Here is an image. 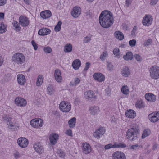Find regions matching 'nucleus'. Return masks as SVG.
<instances>
[{
	"label": "nucleus",
	"instance_id": "obj_1",
	"mask_svg": "<svg viewBox=\"0 0 159 159\" xmlns=\"http://www.w3.org/2000/svg\"><path fill=\"white\" fill-rule=\"evenodd\" d=\"M99 20L101 26L106 28L111 27L114 21L112 13L108 11H105L101 12Z\"/></svg>",
	"mask_w": 159,
	"mask_h": 159
},
{
	"label": "nucleus",
	"instance_id": "obj_2",
	"mask_svg": "<svg viewBox=\"0 0 159 159\" xmlns=\"http://www.w3.org/2000/svg\"><path fill=\"white\" fill-rule=\"evenodd\" d=\"M139 129L137 125L133 126L126 132V137L130 141H133L137 139Z\"/></svg>",
	"mask_w": 159,
	"mask_h": 159
},
{
	"label": "nucleus",
	"instance_id": "obj_3",
	"mask_svg": "<svg viewBox=\"0 0 159 159\" xmlns=\"http://www.w3.org/2000/svg\"><path fill=\"white\" fill-rule=\"evenodd\" d=\"M12 60L15 64L21 65L25 62V57L23 53H17L12 56Z\"/></svg>",
	"mask_w": 159,
	"mask_h": 159
},
{
	"label": "nucleus",
	"instance_id": "obj_4",
	"mask_svg": "<svg viewBox=\"0 0 159 159\" xmlns=\"http://www.w3.org/2000/svg\"><path fill=\"white\" fill-rule=\"evenodd\" d=\"M150 76L153 79H157L159 78V67L157 66L151 67L149 70Z\"/></svg>",
	"mask_w": 159,
	"mask_h": 159
},
{
	"label": "nucleus",
	"instance_id": "obj_5",
	"mask_svg": "<svg viewBox=\"0 0 159 159\" xmlns=\"http://www.w3.org/2000/svg\"><path fill=\"white\" fill-rule=\"evenodd\" d=\"M71 108V104L68 102H62L59 105L60 109L64 112H69Z\"/></svg>",
	"mask_w": 159,
	"mask_h": 159
},
{
	"label": "nucleus",
	"instance_id": "obj_6",
	"mask_svg": "<svg viewBox=\"0 0 159 159\" xmlns=\"http://www.w3.org/2000/svg\"><path fill=\"white\" fill-rule=\"evenodd\" d=\"M30 124L32 126L35 128H39L43 124V121L41 119H35L32 120L30 122Z\"/></svg>",
	"mask_w": 159,
	"mask_h": 159
},
{
	"label": "nucleus",
	"instance_id": "obj_7",
	"mask_svg": "<svg viewBox=\"0 0 159 159\" xmlns=\"http://www.w3.org/2000/svg\"><path fill=\"white\" fill-rule=\"evenodd\" d=\"M126 147V145L125 144L121 143H115L114 144L111 143L105 145L104 146L105 150H108L114 148H125Z\"/></svg>",
	"mask_w": 159,
	"mask_h": 159
},
{
	"label": "nucleus",
	"instance_id": "obj_8",
	"mask_svg": "<svg viewBox=\"0 0 159 159\" xmlns=\"http://www.w3.org/2000/svg\"><path fill=\"white\" fill-rule=\"evenodd\" d=\"M148 117L151 122L155 123L159 120V111L157 113L153 112L148 116Z\"/></svg>",
	"mask_w": 159,
	"mask_h": 159
},
{
	"label": "nucleus",
	"instance_id": "obj_9",
	"mask_svg": "<svg viewBox=\"0 0 159 159\" xmlns=\"http://www.w3.org/2000/svg\"><path fill=\"white\" fill-rule=\"evenodd\" d=\"M112 159H126L125 154L121 152L116 151L114 152L112 155Z\"/></svg>",
	"mask_w": 159,
	"mask_h": 159
},
{
	"label": "nucleus",
	"instance_id": "obj_10",
	"mask_svg": "<svg viewBox=\"0 0 159 159\" xmlns=\"http://www.w3.org/2000/svg\"><path fill=\"white\" fill-rule=\"evenodd\" d=\"M19 145L22 148L26 147L29 143L27 139L25 138L21 137L19 138L17 141Z\"/></svg>",
	"mask_w": 159,
	"mask_h": 159
},
{
	"label": "nucleus",
	"instance_id": "obj_11",
	"mask_svg": "<svg viewBox=\"0 0 159 159\" xmlns=\"http://www.w3.org/2000/svg\"><path fill=\"white\" fill-rule=\"evenodd\" d=\"M152 18L151 15H146L143 18L142 23L144 25L149 26L152 22Z\"/></svg>",
	"mask_w": 159,
	"mask_h": 159
},
{
	"label": "nucleus",
	"instance_id": "obj_12",
	"mask_svg": "<svg viewBox=\"0 0 159 159\" xmlns=\"http://www.w3.org/2000/svg\"><path fill=\"white\" fill-rule=\"evenodd\" d=\"M19 24L23 27H26L29 25V21L25 16H21L19 18Z\"/></svg>",
	"mask_w": 159,
	"mask_h": 159
},
{
	"label": "nucleus",
	"instance_id": "obj_13",
	"mask_svg": "<svg viewBox=\"0 0 159 159\" xmlns=\"http://www.w3.org/2000/svg\"><path fill=\"white\" fill-rule=\"evenodd\" d=\"M105 131V129L103 127H100L94 132L93 134L94 137L97 139L99 138L103 135Z\"/></svg>",
	"mask_w": 159,
	"mask_h": 159
},
{
	"label": "nucleus",
	"instance_id": "obj_14",
	"mask_svg": "<svg viewBox=\"0 0 159 159\" xmlns=\"http://www.w3.org/2000/svg\"><path fill=\"white\" fill-rule=\"evenodd\" d=\"M15 103L18 106L24 107L26 104V100L21 97H17L15 100Z\"/></svg>",
	"mask_w": 159,
	"mask_h": 159
},
{
	"label": "nucleus",
	"instance_id": "obj_15",
	"mask_svg": "<svg viewBox=\"0 0 159 159\" xmlns=\"http://www.w3.org/2000/svg\"><path fill=\"white\" fill-rule=\"evenodd\" d=\"M59 138L58 135L56 133H52L49 136V140L51 144H56Z\"/></svg>",
	"mask_w": 159,
	"mask_h": 159
},
{
	"label": "nucleus",
	"instance_id": "obj_16",
	"mask_svg": "<svg viewBox=\"0 0 159 159\" xmlns=\"http://www.w3.org/2000/svg\"><path fill=\"white\" fill-rule=\"evenodd\" d=\"M82 150L83 153L85 154L89 153L91 151V148L90 145L86 143L82 144Z\"/></svg>",
	"mask_w": 159,
	"mask_h": 159
},
{
	"label": "nucleus",
	"instance_id": "obj_17",
	"mask_svg": "<svg viewBox=\"0 0 159 159\" xmlns=\"http://www.w3.org/2000/svg\"><path fill=\"white\" fill-rule=\"evenodd\" d=\"M121 74L123 77H128L130 74V70L128 67L125 66L121 69Z\"/></svg>",
	"mask_w": 159,
	"mask_h": 159
},
{
	"label": "nucleus",
	"instance_id": "obj_18",
	"mask_svg": "<svg viewBox=\"0 0 159 159\" xmlns=\"http://www.w3.org/2000/svg\"><path fill=\"white\" fill-rule=\"evenodd\" d=\"M81 11V9L80 7H75L73 9V10L71 12V15L74 17H77L80 15Z\"/></svg>",
	"mask_w": 159,
	"mask_h": 159
},
{
	"label": "nucleus",
	"instance_id": "obj_19",
	"mask_svg": "<svg viewBox=\"0 0 159 159\" xmlns=\"http://www.w3.org/2000/svg\"><path fill=\"white\" fill-rule=\"evenodd\" d=\"M93 77L95 80L99 82H102L105 79L104 75L100 73H95L93 75Z\"/></svg>",
	"mask_w": 159,
	"mask_h": 159
},
{
	"label": "nucleus",
	"instance_id": "obj_20",
	"mask_svg": "<svg viewBox=\"0 0 159 159\" xmlns=\"http://www.w3.org/2000/svg\"><path fill=\"white\" fill-rule=\"evenodd\" d=\"M34 148L36 152L39 154L42 153L44 151L43 147L39 142L34 145Z\"/></svg>",
	"mask_w": 159,
	"mask_h": 159
},
{
	"label": "nucleus",
	"instance_id": "obj_21",
	"mask_svg": "<svg viewBox=\"0 0 159 159\" xmlns=\"http://www.w3.org/2000/svg\"><path fill=\"white\" fill-rule=\"evenodd\" d=\"M54 75L55 80L57 82H60L62 80V77L61 73L60 70L58 69L55 70Z\"/></svg>",
	"mask_w": 159,
	"mask_h": 159
},
{
	"label": "nucleus",
	"instance_id": "obj_22",
	"mask_svg": "<svg viewBox=\"0 0 159 159\" xmlns=\"http://www.w3.org/2000/svg\"><path fill=\"white\" fill-rule=\"evenodd\" d=\"M52 14L51 11L49 10H46L41 12L40 16L43 19L48 18L51 16Z\"/></svg>",
	"mask_w": 159,
	"mask_h": 159
},
{
	"label": "nucleus",
	"instance_id": "obj_23",
	"mask_svg": "<svg viewBox=\"0 0 159 159\" xmlns=\"http://www.w3.org/2000/svg\"><path fill=\"white\" fill-rule=\"evenodd\" d=\"M18 82L20 85H24L25 83V76L22 74H19L17 75Z\"/></svg>",
	"mask_w": 159,
	"mask_h": 159
},
{
	"label": "nucleus",
	"instance_id": "obj_24",
	"mask_svg": "<svg viewBox=\"0 0 159 159\" xmlns=\"http://www.w3.org/2000/svg\"><path fill=\"white\" fill-rule=\"evenodd\" d=\"M50 30L49 29L43 28L40 29L38 31V34L40 35H45L50 34Z\"/></svg>",
	"mask_w": 159,
	"mask_h": 159
},
{
	"label": "nucleus",
	"instance_id": "obj_25",
	"mask_svg": "<svg viewBox=\"0 0 159 159\" xmlns=\"http://www.w3.org/2000/svg\"><path fill=\"white\" fill-rule=\"evenodd\" d=\"M145 98L146 100L150 102H152L156 100L155 96L153 94L149 93L145 94Z\"/></svg>",
	"mask_w": 159,
	"mask_h": 159
},
{
	"label": "nucleus",
	"instance_id": "obj_26",
	"mask_svg": "<svg viewBox=\"0 0 159 159\" xmlns=\"http://www.w3.org/2000/svg\"><path fill=\"white\" fill-rule=\"evenodd\" d=\"M115 37L117 39L121 40L124 39V35L123 33L120 31H117L114 33Z\"/></svg>",
	"mask_w": 159,
	"mask_h": 159
},
{
	"label": "nucleus",
	"instance_id": "obj_27",
	"mask_svg": "<svg viewBox=\"0 0 159 159\" xmlns=\"http://www.w3.org/2000/svg\"><path fill=\"white\" fill-rule=\"evenodd\" d=\"M81 65V61L79 59H76L74 60L72 64L73 68L75 70L78 69Z\"/></svg>",
	"mask_w": 159,
	"mask_h": 159
},
{
	"label": "nucleus",
	"instance_id": "obj_28",
	"mask_svg": "<svg viewBox=\"0 0 159 159\" xmlns=\"http://www.w3.org/2000/svg\"><path fill=\"white\" fill-rule=\"evenodd\" d=\"M126 117L129 118H134L135 116V111L132 110H127L125 112Z\"/></svg>",
	"mask_w": 159,
	"mask_h": 159
},
{
	"label": "nucleus",
	"instance_id": "obj_29",
	"mask_svg": "<svg viewBox=\"0 0 159 159\" xmlns=\"http://www.w3.org/2000/svg\"><path fill=\"white\" fill-rule=\"evenodd\" d=\"M84 94L86 98H95V96L93 97L94 95V92L92 91H88L85 92Z\"/></svg>",
	"mask_w": 159,
	"mask_h": 159
},
{
	"label": "nucleus",
	"instance_id": "obj_30",
	"mask_svg": "<svg viewBox=\"0 0 159 159\" xmlns=\"http://www.w3.org/2000/svg\"><path fill=\"white\" fill-rule=\"evenodd\" d=\"M135 106L139 109L143 108L145 107L144 102L141 99L138 100L136 102Z\"/></svg>",
	"mask_w": 159,
	"mask_h": 159
},
{
	"label": "nucleus",
	"instance_id": "obj_31",
	"mask_svg": "<svg viewBox=\"0 0 159 159\" xmlns=\"http://www.w3.org/2000/svg\"><path fill=\"white\" fill-rule=\"evenodd\" d=\"M133 58V55L131 52H127L126 54L123 56V58L126 61L132 60Z\"/></svg>",
	"mask_w": 159,
	"mask_h": 159
},
{
	"label": "nucleus",
	"instance_id": "obj_32",
	"mask_svg": "<svg viewBox=\"0 0 159 159\" xmlns=\"http://www.w3.org/2000/svg\"><path fill=\"white\" fill-rule=\"evenodd\" d=\"M8 125V128L13 130L14 131H15L17 130V127L18 128V127H16V125L15 124L12 122L10 121L7 124Z\"/></svg>",
	"mask_w": 159,
	"mask_h": 159
},
{
	"label": "nucleus",
	"instance_id": "obj_33",
	"mask_svg": "<svg viewBox=\"0 0 159 159\" xmlns=\"http://www.w3.org/2000/svg\"><path fill=\"white\" fill-rule=\"evenodd\" d=\"M90 109L91 114L93 115L97 114L99 111L98 107H90Z\"/></svg>",
	"mask_w": 159,
	"mask_h": 159
},
{
	"label": "nucleus",
	"instance_id": "obj_34",
	"mask_svg": "<svg viewBox=\"0 0 159 159\" xmlns=\"http://www.w3.org/2000/svg\"><path fill=\"white\" fill-rule=\"evenodd\" d=\"M72 46L71 44H67L64 47V51L65 52H70L72 50Z\"/></svg>",
	"mask_w": 159,
	"mask_h": 159
},
{
	"label": "nucleus",
	"instance_id": "obj_35",
	"mask_svg": "<svg viewBox=\"0 0 159 159\" xmlns=\"http://www.w3.org/2000/svg\"><path fill=\"white\" fill-rule=\"evenodd\" d=\"M76 119L75 117H73L70 119L68 121V123L70 128L74 127L76 123Z\"/></svg>",
	"mask_w": 159,
	"mask_h": 159
},
{
	"label": "nucleus",
	"instance_id": "obj_36",
	"mask_svg": "<svg viewBox=\"0 0 159 159\" xmlns=\"http://www.w3.org/2000/svg\"><path fill=\"white\" fill-rule=\"evenodd\" d=\"M121 91L124 94L127 95L129 93V89L127 86L124 85L122 87Z\"/></svg>",
	"mask_w": 159,
	"mask_h": 159
},
{
	"label": "nucleus",
	"instance_id": "obj_37",
	"mask_svg": "<svg viewBox=\"0 0 159 159\" xmlns=\"http://www.w3.org/2000/svg\"><path fill=\"white\" fill-rule=\"evenodd\" d=\"M2 119L3 121L7 124L11 121L12 118L8 115H5L2 117Z\"/></svg>",
	"mask_w": 159,
	"mask_h": 159
},
{
	"label": "nucleus",
	"instance_id": "obj_38",
	"mask_svg": "<svg viewBox=\"0 0 159 159\" xmlns=\"http://www.w3.org/2000/svg\"><path fill=\"white\" fill-rule=\"evenodd\" d=\"M12 24L14 27H15L16 31L19 32L21 29L19 24L17 21H14L12 23Z\"/></svg>",
	"mask_w": 159,
	"mask_h": 159
},
{
	"label": "nucleus",
	"instance_id": "obj_39",
	"mask_svg": "<svg viewBox=\"0 0 159 159\" xmlns=\"http://www.w3.org/2000/svg\"><path fill=\"white\" fill-rule=\"evenodd\" d=\"M7 26L3 23H0V33H3L7 30Z\"/></svg>",
	"mask_w": 159,
	"mask_h": 159
},
{
	"label": "nucleus",
	"instance_id": "obj_40",
	"mask_svg": "<svg viewBox=\"0 0 159 159\" xmlns=\"http://www.w3.org/2000/svg\"><path fill=\"white\" fill-rule=\"evenodd\" d=\"M80 79L78 78H74V82H71L70 83V85L71 86H75L78 84L80 82Z\"/></svg>",
	"mask_w": 159,
	"mask_h": 159
},
{
	"label": "nucleus",
	"instance_id": "obj_41",
	"mask_svg": "<svg viewBox=\"0 0 159 159\" xmlns=\"http://www.w3.org/2000/svg\"><path fill=\"white\" fill-rule=\"evenodd\" d=\"M151 133L150 130L149 129H147L144 130L143 133L142 135V138H144L147 136H148L150 135Z\"/></svg>",
	"mask_w": 159,
	"mask_h": 159
},
{
	"label": "nucleus",
	"instance_id": "obj_42",
	"mask_svg": "<svg viewBox=\"0 0 159 159\" xmlns=\"http://www.w3.org/2000/svg\"><path fill=\"white\" fill-rule=\"evenodd\" d=\"M43 81V77L42 75H39L37 79L36 85L37 86H40L42 84Z\"/></svg>",
	"mask_w": 159,
	"mask_h": 159
},
{
	"label": "nucleus",
	"instance_id": "obj_43",
	"mask_svg": "<svg viewBox=\"0 0 159 159\" xmlns=\"http://www.w3.org/2000/svg\"><path fill=\"white\" fill-rule=\"evenodd\" d=\"M108 56L107 52L106 51L103 52L100 56V58L102 61H104Z\"/></svg>",
	"mask_w": 159,
	"mask_h": 159
},
{
	"label": "nucleus",
	"instance_id": "obj_44",
	"mask_svg": "<svg viewBox=\"0 0 159 159\" xmlns=\"http://www.w3.org/2000/svg\"><path fill=\"white\" fill-rule=\"evenodd\" d=\"M62 24L61 21H59L54 28V30L56 32L59 31L61 29V26Z\"/></svg>",
	"mask_w": 159,
	"mask_h": 159
},
{
	"label": "nucleus",
	"instance_id": "obj_45",
	"mask_svg": "<svg viewBox=\"0 0 159 159\" xmlns=\"http://www.w3.org/2000/svg\"><path fill=\"white\" fill-rule=\"evenodd\" d=\"M91 37L92 36L90 35H89L85 37L83 40L84 43H87L89 42L91 40Z\"/></svg>",
	"mask_w": 159,
	"mask_h": 159
},
{
	"label": "nucleus",
	"instance_id": "obj_46",
	"mask_svg": "<svg viewBox=\"0 0 159 159\" xmlns=\"http://www.w3.org/2000/svg\"><path fill=\"white\" fill-rule=\"evenodd\" d=\"M142 147V146L141 145H139L138 144H136L132 145L130 148L133 150H137Z\"/></svg>",
	"mask_w": 159,
	"mask_h": 159
},
{
	"label": "nucleus",
	"instance_id": "obj_47",
	"mask_svg": "<svg viewBox=\"0 0 159 159\" xmlns=\"http://www.w3.org/2000/svg\"><path fill=\"white\" fill-rule=\"evenodd\" d=\"M47 92L50 95H51L52 94L53 92V89L52 86L50 85L49 86H48L47 88Z\"/></svg>",
	"mask_w": 159,
	"mask_h": 159
},
{
	"label": "nucleus",
	"instance_id": "obj_48",
	"mask_svg": "<svg viewBox=\"0 0 159 159\" xmlns=\"http://www.w3.org/2000/svg\"><path fill=\"white\" fill-rule=\"evenodd\" d=\"M119 51L120 50L118 48H115L113 49V53L115 56L118 57L120 55Z\"/></svg>",
	"mask_w": 159,
	"mask_h": 159
},
{
	"label": "nucleus",
	"instance_id": "obj_49",
	"mask_svg": "<svg viewBox=\"0 0 159 159\" xmlns=\"http://www.w3.org/2000/svg\"><path fill=\"white\" fill-rule=\"evenodd\" d=\"M57 153L59 155L60 157H63L65 156V154L63 152L61 149H58L57 150Z\"/></svg>",
	"mask_w": 159,
	"mask_h": 159
},
{
	"label": "nucleus",
	"instance_id": "obj_50",
	"mask_svg": "<svg viewBox=\"0 0 159 159\" xmlns=\"http://www.w3.org/2000/svg\"><path fill=\"white\" fill-rule=\"evenodd\" d=\"M136 40L135 39H132L129 41V44L131 47H134L135 45Z\"/></svg>",
	"mask_w": 159,
	"mask_h": 159
},
{
	"label": "nucleus",
	"instance_id": "obj_51",
	"mask_svg": "<svg viewBox=\"0 0 159 159\" xmlns=\"http://www.w3.org/2000/svg\"><path fill=\"white\" fill-rule=\"evenodd\" d=\"M152 43V40L151 39H148L144 43V45L145 46H148L150 45Z\"/></svg>",
	"mask_w": 159,
	"mask_h": 159
},
{
	"label": "nucleus",
	"instance_id": "obj_52",
	"mask_svg": "<svg viewBox=\"0 0 159 159\" xmlns=\"http://www.w3.org/2000/svg\"><path fill=\"white\" fill-rule=\"evenodd\" d=\"M44 51L46 53H50L52 51L51 48L49 47H44L43 49Z\"/></svg>",
	"mask_w": 159,
	"mask_h": 159
},
{
	"label": "nucleus",
	"instance_id": "obj_53",
	"mask_svg": "<svg viewBox=\"0 0 159 159\" xmlns=\"http://www.w3.org/2000/svg\"><path fill=\"white\" fill-rule=\"evenodd\" d=\"M137 30V27L136 26H134L131 31V35H135Z\"/></svg>",
	"mask_w": 159,
	"mask_h": 159
},
{
	"label": "nucleus",
	"instance_id": "obj_54",
	"mask_svg": "<svg viewBox=\"0 0 159 159\" xmlns=\"http://www.w3.org/2000/svg\"><path fill=\"white\" fill-rule=\"evenodd\" d=\"M90 63L89 62H86L85 64V67L84 69V70L87 71L90 67Z\"/></svg>",
	"mask_w": 159,
	"mask_h": 159
},
{
	"label": "nucleus",
	"instance_id": "obj_55",
	"mask_svg": "<svg viewBox=\"0 0 159 159\" xmlns=\"http://www.w3.org/2000/svg\"><path fill=\"white\" fill-rule=\"evenodd\" d=\"M108 70L111 71L113 70V66L111 63H109L107 66Z\"/></svg>",
	"mask_w": 159,
	"mask_h": 159
},
{
	"label": "nucleus",
	"instance_id": "obj_56",
	"mask_svg": "<svg viewBox=\"0 0 159 159\" xmlns=\"http://www.w3.org/2000/svg\"><path fill=\"white\" fill-rule=\"evenodd\" d=\"M31 43L34 48L35 50H36L38 48V46L37 44L35 43L34 40H32Z\"/></svg>",
	"mask_w": 159,
	"mask_h": 159
},
{
	"label": "nucleus",
	"instance_id": "obj_57",
	"mask_svg": "<svg viewBox=\"0 0 159 159\" xmlns=\"http://www.w3.org/2000/svg\"><path fill=\"white\" fill-rule=\"evenodd\" d=\"M134 57L138 61H141L142 60V58L139 55L135 54L134 55Z\"/></svg>",
	"mask_w": 159,
	"mask_h": 159
},
{
	"label": "nucleus",
	"instance_id": "obj_58",
	"mask_svg": "<svg viewBox=\"0 0 159 159\" xmlns=\"http://www.w3.org/2000/svg\"><path fill=\"white\" fill-rule=\"evenodd\" d=\"M66 134L68 136H72V131L71 129H69L67 130Z\"/></svg>",
	"mask_w": 159,
	"mask_h": 159
},
{
	"label": "nucleus",
	"instance_id": "obj_59",
	"mask_svg": "<svg viewBox=\"0 0 159 159\" xmlns=\"http://www.w3.org/2000/svg\"><path fill=\"white\" fill-rule=\"evenodd\" d=\"M6 3V0H0V6L4 5Z\"/></svg>",
	"mask_w": 159,
	"mask_h": 159
},
{
	"label": "nucleus",
	"instance_id": "obj_60",
	"mask_svg": "<svg viewBox=\"0 0 159 159\" xmlns=\"http://www.w3.org/2000/svg\"><path fill=\"white\" fill-rule=\"evenodd\" d=\"M14 155L15 157L16 158H18L20 156L19 152L16 151L15 152V153L14 154Z\"/></svg>",
	"mask_w": 159,
	"mask_h": 159
},
{
	"label": "nucleus",
	"instance_id": "obj_61",
	"mask_svg": "<svg viewBox=\"0 0 159 159\" xmlns=\"http://www.w3.org/2000/svg\"><path fill=\"white\" fill-rule=\"evenodd\" d=\"M157 146L158 145L157 144L155 143L154 144L153 146V150H157Z\"/></svg>",
	"mask_w": 159,
	"mask_h": 159
},
{
	"label": "nucleus",
	"instance_id": "obj_62",
	"mask_svg": "<svg viewBox=\"0 0 159 159\" xmlns=\"http://www.w3.org/2000/svg\"><path fill=\"white\" fill-rule=\"evenodd\" d=\"M132 0H126V5L129 6L130 5L132 2Z\"/></svg>",
	"mask_w": 159,
	"mask_h": 159
},
{
	"label": "nucleus",
	"instance_id": "obj_63",
	"mask_svg": "<svg viewBox=\"0 0 159 159\" xmlns=\"http://www.w3.org/2000/svg\"><path fill=\"white\" fill-rule=\"evenodd\" d=\"M157 2V0H151V4L152 5H154L156 4Z\"/></svg>",
	"mask_w": 159,
	"mask_h": 159
},
{
	"label": "nucleus",
	"instance_id": "obj_64",
	"mask_svg": "<svg viewBox=\"0 0 159 159\" xmlns=\"http://www.w3.org/2000/svg\"><path fill=\"white\" fill-rule=\"evenodd\" d=\"M4 14L3 13H0V19H3L4 18Z\"/></svg>",
	"mask_w": 159,
	"mask_h": 159
}]
</instances>
